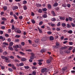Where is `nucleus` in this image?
Listing matches in <instances>:
<instances>
[{
	"label": "nucleus",
	"mask_w": 75,
	"mask_h": 75,
	"mask_svg": "<svg viewBox=\"0 0 75 75\" xmlns=\"http://www.w3.org/2000/svg\"><path fill=\"white\" fill-rule=\"evenodd\" d=\"M19 53L21 54L22 55H23V56L25 55V53L22 52H20Z\"/></svg>",
	"instance_id": "a211bd4d"
},
{
	"label": "nucleus",
	"mask_w": 75,
	"mask_h": 75,
	"mask_svg": "<svg viewBox=\"0 0 75 75\" xmlns=\"http://www.w3.org/2000/svg\"><path fill=\"white\" fill-rule=\"evenodd\" d=\"M47 10V9L46 8H44L43 9V11H46Z\"/></svg>",
	"instance_id": "4d7b16f0"
},
{
	"label": "nucleus",
	"mask_w": 75,
	"mask_h": 75,
	"mask_svg": "<svg viewBox=\"0 0 75 75\" xmlns=\"http://www.w3.org/2000/svg\"><path fill=\"white\" fill-rule=\"evenodd\" d=\"M33 47H36L37 46V45L36 44H34L33 45Z\"/></svg>",
	"instance_id": "774afa93"
},
{
	"label": "nucleus",
	"mask_w": 75,
	"mask_h": 75,
	"mask_svg": "<svg viewBox=\"0 0 75 75\" xmlns=\"http://www.w3.org/2000/svg\"><path fill=\"white\" fill-rule=\"evenodd\" d=\"M16 33L20 34V33H21V31L20 30L18 29L17 30V32Z\"/></svg>",
	"instance_id": "cd10ccee"
},
{
	"label": "nucleus",
	"mask_w": 75,
	"mask_h": 75,
	"mask_svg": "<svg viewBox=\"0 0 75 75\" xmlns=\"http://www.w3.org/2000/svg\"><path fill=\"white\" fill-rule=\"evenodd\" d=\"M47 64H50L51 62V61L50 60V59H48L47 60Z\"/></svg>",
	"instance_id": "ddd939ff"
},
{
	"label": "nucleus",
	"mask_w": 75,
	"mask_h": 75,
	"mask_svg": "<svg viewBox=\"0 0 75 75\" xmlns=\"http://www.w3.org/2000/svg\"><path fill=\"white\" fill-rule=\"evenodd\" d=\"M23 4H26L27 3V1L25 0L23 1Z\"/></svg>",
	"instance_id": "c85d7f7f"
},
{
	"label": "nucleus",
	"mask_w": 75,
	"mask_h": 75,
	"mask_svg": "<svg viewBox=\"0 0 75 75\" xmlns=\"http://www.w3.org/2000/svg\"><path fill=\"white\" fill-rule=\"evenodd\" d=\"M14 14H13V12L12 11H11L10 12V16H13V15Z\"/></svg>",
	"instance_id": "09e8293b"
},
{
	"label": "nucleus",
	"mask_w": 75,
	"mask_h": 75,
	"mask_svg": "<svg viewBox=\"0 0 75 75\" xmlns=\"http://www.w3.org/2000/svg\"><path fill=\"white\" fill-rule=\"evenodd\" d=\"M18 8V7L17 6H14L12 7V10L14 11Z\"/></svg>",
	"instance_id": "7ed1b4c3"
},
{
	"label": "nucleus",
	"mask_w": 75,
	"mask_h": 75,
	"mask_svg": "<svg viewBox=\"0 0 75 75\" xmlns=\"http://www.w3.org/2000/svg\"><path fill=\"white\" fill-rule=\"evenodd\" d=\"M23 8H24V9L25 10H26L27 9V6H23Z\"/></svg>",
	"instance_id": "2f4dec72"
},
{
	"label": "nucleus",
	"mask_w": 75,
	"mask_h": 75,
	"mask_svg": "<svg viewBox=\"0 0 75 75\" xmlns=\"http://www.w3.org/2000/svg\"><path fill=\"white\" fill-rule=\"evenodd\" d=\"M19 66L21 67V66H24V63H20L19 64Z\"/></svg>",
	"instance_id": "58836bf2"
},
{
	"label": "nucleus",
	"mask_w": 75,
	"mask_h": 75,
	"mask_svg": "<svg viewBox=\"0 0 75 75\" xmlns=\"http://www.w3.org/2000/svg\"><path fill=\"white\" fill-rule=\"evenodd\" d=\"M37 28L39 30V32L40 33H42V31L40 29L39 27H38Z\"/></svg>",
	"instance_id": "a878e982"
},
{
	"label": "nucleus",
	"mask_w": 75,
	"mask_h": 75,
	"mask_svg": "<svg viewBox=\"0 0 75 75\" xmlns=\"http://www.w3.org/2000/svg\"><path fill=\"white\" fill-rule=\"evenodd\" d=\"M29 67L28 66H25L24 67V68L25 69H29Z\"/></svg>",
	"instance_id": "680f3d73"
},
{
	"label": "nucleus",
	"mask_w": 75,
	"mask_h": 75,
	"mask_svg": "<svg viewBox=\"0 0 75 75\" xmlns=\"http://www.w3.org/2000/svg\"><path fill=\"white\" fill-rule=\"evenodd\" d=\"M14 30L15 31L16 33H17V30H18V28H16Z\"/></svg>",
	"instance_id": "052dcab7"
},
{
	"label": "nucleus",
	"mask_w": 75,
	"mask_h": 75,
	"mask_svg": "<svg viewBox=\"0 0 75 75\" xmlns=\"http://www.w3.org/2000/svg\"><path fill=\"white\" fill-rule=\"evenodd\" d=\"M12 68L13 69H14L15 70H16V67L14 66V65L13 64H12Z\"/></svg>",
	"instance_id": "aec40b11"
},
{
	"label": "nucleus",
	"mask_w": 75,
	"mask_h": 75,
	"mask_svg": "<svg viewBox=\"0 0 75 75\" xmlns=\"http://www.w3.org/2000/svg\"><path fill=\"white\" fill-rule=\"evenodd\" d=\"M69 20L70 21H72V18L71 17H69Z\"/></svg>",
	"instance_id": "393cba45"
},
{
	"label": "nucleus",
	"mask_w": 75,
	"mask_h": 75,
	"mask_svg": "<svg viewBox=\"0 0 75 75\" xmlns=\"http://www.w3.org/2000/svg\"><path fill=\"white\" fill-rule=\"evenodd\" d=\"M58 6V4L57 2H56L53 4V7H57Z\"/></svg>",
	"instance_id": "9d476101"
},
{
	"label": "nucleus",
	"mask_w": 75,
	"mask_h": 75,
	"mask_svg": "<svg viewBox=\"0 0 75 75\" xmlns=\"http://www.w3.org/2000/svg\"><path fill=\"white\" fill-rule=\"evenodd\" d=\"M5 62H6L10 63L11 62V61H10V60H8V59L5 60Z\"/></svg>",
	"instance_id": "c756f323"
},
{
	"label": "nucleus",
	"mask_w": 75,
	"mask_h": 75,
	"mask_svg": "<svg viewBox=\"0 0 75 75\" xmlns=\"http://www.w3.org/2000/svg\"><path fill=\"white\" fill-rule=\"evenodd\" d=\"M35 43H38L39 42V39H37L35 41Z\"/></svg>",
	"instance_id": "c03bdc74"
},
{
	"label": "nucleus",
	"mask_w": 75,
	"mask_h": 75,
	"mask_svg": "<svg viewBox=\"0 0 75 75\" xmlns=\"http://www.w3.org/2000/svg\"><path fill=\"white\" fill-rule=\"evenodd\" d=\"M56 46L58 48V47H59V43H58V42H57L56 43Z\"/></svg>",
	"instance_id": "13d9d810"
},
{
	"label": "nucleus",
	"mask_w": 75,
	"mask_h": 75,
	"mask_svg": "<svg viewBox=\"0 0 75 75\" xmlns=\"http://www.w3.org/2000/svg\"><path fill=\"white\" fill-rule=\"evenodd\" d=\"M56 30L57 31H60V30H61V29L59 28H57L56 29Z\"/></svg>",
	"instance_id": "3c124183"
},
{
	"label": "nucleus",
	"mask_w": 75,
	"mask_h": 75,
	"mask_svg": "<svg viewBox=\"0 0 75 75\" xmlns=\"http://www.w3.org/2000/svg\"><path fill=\"white\" fill-rule=\"evenodd\" d=\"M21 61H23V62H24V61H26V59L23 58H21Z\"/></svg>",
	"instance_id": "5701e85b"
},
{
	"label": "nucleus",
	"mask_w": 75,
	"mask_h": 75,
	"mask_svg": "<svg viewBox=\"0 0 75 75\" xmlns=\"http://www.w3.org/2000/svg\"><path fill=\"white\" fill-rule=\"evenodd\" d=\"M14 61H15V62H20V61L16 59Z\"/></svg>",
	"instance_id": "473e14b6"
},
{
	"label": "nucleus",
	"mask_w": 75,
	"mask_h": 75,
	"mask_svg": "<svg viewBox=\"0 0 75 75\" xmlns=\"http://www.w3.org/2000/svg\"><path fill=\"white\" fill-rule=\"evenodd\" d=\"M54 38L52 36H51L50 37V40L51 41H53V40H54Z\"/></svg>",
	"instance_id": "f3484780"
},
{
	"label": "nucleus",
	"mask_w": 75,
	"mask_h": 75,
	"mask_svg": "<svg viewBox=\"0 0 75 75\" xmlns=\"http://www.w3.org/2000/svg\"><path fill=\"white\" fill-rule=\"evenodd\" d=\"M13 45V42H10L9 43V45L10 46H12Z\"/></svg>",
	"instance_id": "c9c22d12"
},
{
	"label": "nucleus",
	"mask_w": 75,
	"mask_h": 75,
	"mask_svg": "<svg viewBox=\"0 0 75 75\" xmlns=\"http://www.w3.org/2000/svg\"><path fill=\"white\" fill-rule=\"evenodd\" d=\"M71 25H72V27H74L75 26V24L72 23H71Z\"/></svg>",
	"instance_id": "37998d69"
},
{
	"label": "nucleus",
	"mask_w": 75,
	"mask_h": 75,
	"mask_svg": "<svg viewBox=\"0 0 75 75\" xmlns=\"http://www.w3.org/2000/svg\"><path fill=\"white\" fill-rule=\"evenodd\" d=\"M7 52L6 51H5L3 53V54L4 55H7Z\"/></svg>",
	"instance_id": "72a5a7b5"
},
{
	"label": "nucleus",
	"mask_w": 75,
	"mask_h": 75,
	"mask_svg": "<svg viewBox=\"0 0 75 75\" xmlns=\"http://www.w3.org/2000/svg\"><path fill=\"white\" fill-rule=\"evenodd\" d=\"M51 20L52 21H56V19H55V18H53L51 19Z\"/></svg>",
	"instance_id": "7c9ffc66"
},
{
	"label": "nucleus",
	"mask_w": 75,
	"mask_h": 75,
	"mask_svg": "<svg viewBox=\"0 0 75 75\" xmlns=\"http://www.w3.org/2000/svg\"><path fill=\"white\" fill-rule=\"evenodd\" d=\"M47 34H48V35H51V34H52V32L50 31H48L47 32Z\"/></svg>",
	"instance_id": "a18cd8bd"
},
{
	"label": "nucleus",
	"mask_w": 75,
	"mask_h": 75,
	"mask_svg": "<svg viewBox=\"0 0 75 75\" xmlns=\"http://www.w3.org/2000/svg\"><path fill=\"white\" fill-rule=\"evenodd\" d=\"M47 7L48 8H50V9L52 7L51 5V4H49L47 5Z\"/></svg>",
	"instance_id": "412c9836"
},
{
	"label": "nucleus",
	"mask_w": 75,
	"mask_h": 75,
	"mask_svg": "<svg viewBox=\"0 0 75 75\" xmlns=\"http://www.w3.org/2000/svg\"><path fill=\"white\" fill-rule=\"evenodd\" d=\"M36 6L38 7H41V4H36Z\"/></svg>",
	"instance_id": "2eb2a0df"
},
{
	"label": "nucleus",
	"mask_w": 75,
	"mask_h": 75,
	"mask_svg": "<svg viewBox=\"0 0 75 75\" xmlns=\"http://www.w3.org/2000/svg\"><path fill=\"white\" fill-rule=\"evenodd\" d=\"M47 40V37H45L44 38H43L41 39L42 41H46Z\"/></svg>",
	"instance_id": "39448f33"
},
{
	"label": "nucleus",
	"mask_w": 75,
	"mask_h": 75,
	"mask_svg": "<svg viewBox=\"0 0 75 75\" xmlns=\"http://www.w3.org/2000/svg\"><path fill=\"white\" fill-rule=\"evenodd\" d=\"M5 37H9V35L7 34H6L5 35Z\"/></svg>",
	"instance_id": "e2e57ef3"
},
{
	"label": "nucleus",
	"mask_w": 75,
	"mask_h": 75,
	"mask_svg": "<svg viewBox=\"0 0 75 75\" xmlns=\"http://www.w3.org/2000/svg\"><path fill=\"white\" fill-rule=\"evenodd\" d=\"M67 6L68 8H70V7H71V4H68L67 5Z\"/></svg>",
	"instance_id": "0e129e2a"
},
{
	"label": "nucleus",
	"mask_w": 75,
	"mask_h": 75,
	"mask_svg": "<svg viewBox=\"0 0 75 75\" xmlns=\"http://www.w3.org/2000/svg\"><path fill=\"white\" fill-rule=\"evenodd\" d=\"M62 6L64 7H67V5L65 4H62Z\"/></svg>",
	"instance_id": "de8ad7c7"
},
{
	"label": "nucleus",
	"mask_w": 75,
	"mask_h": 75,
	"mask_svg": "<svg viewBox=\"0 0 75 75\" xmlns=\"http://www.w3.org/2000/svg\"><path fill=\"white\" fill-rule=\"evenodd\" d=\"M9 58L11 59H14V57L13 56H9Z\"/></svg>",
	"instance_id": "864d4df0"
},
{
	"label": "nucleus",
	"mask_w": 75,
	"mask_h": 75,
	"mask_svg": "<svg viewBox=\"0 0 75 75\" xmlns=\"http://www.w3.org/2000/svg\"><path fill=\"white\" fill-rule=\"evenodd\" d=\"M31 56L30 57V59H34V54L33 53H31Z\"/></svg>",
	"instance_id": "f257e3e1"
},
{
	"label": "nucleus",
	"mask_w": 75,
	"mask_h": 75,
	"mask_svg": "<svg viewBox=\"0 0 75 75\" xmlns=\"http://www.w3.org/2000/svg\"><path fill=\"white\" fill-rule=\"evenodd\" d=\"M67 48V46H65L64 47H62L60 48L61 50H65V49H66Z\"/></svg>",
	"instance_id": "f8f14e48"
},
{
	"label": "nucleus",
	"mask_w": 75,
	"mask_h": 75,
	"mask_svg": "<svg viewBox=\"0 0 75 75\" xmlns=\"http://www.w3.org/2000/svg\"><path fill=\"white\" fill-rule=\"evenodd\" d=\"M69 45H73V42H69Z\"/></svg>",
	"instance_id": "6e6d98bb"
},
{
	"label": "nucleus",
	"mask_w": 75,
	"mask_h": 75,
	"mask_svg": "<svg viewBox=\"0 0 75 75\" xmlns=\"http://www.w3.org/2000/svg\"><path fill=\"white\" fill-rule=\"evenodd\" d=\"M38 12L40 13H42V10L41 9H40L38 10Z\"/></svg>",
	"instance_id": "a19ab883"
},
{
	"label": "nucleus",
	"mask_w": 75,
	"mask_h": 75,
	"mask_svg": "<svg viewBox=\"0 0 75 75\" xmlns=\"http://www.w3.org/2000/svg\"><path fill=\"white\" fill-rule=\"evenodd\" d=\"M2 20L3 21H6L7 20V19L4 17H3L2 19Z\"/></svg>",
	"instance_id": "ea45409f"
},
{
	"label": "nucleus",
	"mask_w": 75,
	"mask_h": 75,
	"mask_svg": "<svg viewBox=\"0 0 75 75\" xmlns=\"http://www.w3.org/2000/svg\"><path fill=\"white\" fill-rule=\"evenodd\" d=\"M13 16L16 20H17V19H18V17L16 15H15V14H13Z\"/></svg>",
	"instance_id": "dca6fc26"
},
{
	"label": "nucleus",
	"mask_w": 75,
	"mask_h": 75,
	"mask_svg": "<svg viewBox=\"0 0 75 75\" xmlns=\"http://www.w3.org/2000/svg\"><path fill=\"white\" fill-rule=\"evenodd\" d=\"M62 25L63 27H65L66 26V24L65 23H62Z\"/></svg>",
	"instance_id": "f704fd0d"
},
{
	"label": "nucleus",
	"mask_w": 75,
	"mask_h": 75,
	"mask_svg": "<svg viewBox=\"0 0 75 75\" xmlns=\"http://www.w3.org/2000/svg\"><path fill=\"white\" fill-rule=\"evenodd\" d=\"M45 51H46V50H45V49H43L40 51L41 52H42V53H43V52H45Z\"/></svg>",
	"instance_id": "4468645a"
},
{
	"label": "nucleus",
	"mask_w": 75,
	"mask_h": 75,
	"mask_svg": "<svg viewBox=\"0 0 75 75\" xmlns=\"http://www.w3.org/2000/svg\"><path fill=\"white\" fill-rule=\"evenodd\" d=\"M47 70V68H43L41 70V72L42 73H44V72H46V71Z\"/></svg>",
	"instance_id": "f03ea898"
},
{
	"label": "nucleus",
	"mask_w": 75,
	"mask_h": 75,
	"mask_svg": "<svg viewBox=\"0 0 75 75\" xmlns=\"http://www.w3.org/2000/svg\"><path fill=\"white\" fill-rule=\"evenodd\" d=\"M12 30H14L15 29V27H14V26L13 25H12V27L11 28Z\"/></svg>",
	"instance_id": "603ef678"
},
{
	"label": "nucleus",
	"mask_w": 75,
	"mask_h": 75,
	"mask_svg": "<svg viewBox=\"0 0 75 75\" xmlns=\"http://www.w3.org/2000/svg\"><path fill=\"white\" fill-rule=\"evenodd\" d=\"M4 45H8V44L6 42H4L3 43Z\"/></svg>",
	"instance_id": "79ce46f5"
},
{
	"label": "nucleus",
	"mask_w": 75,
	"mask_h": 75,
	"mask_svg": "<svg viewBox=\"0 0 75 75\" xmlns=\"http://www.w3.org/2000/svg\"><path fill=\"white\" fill-rule=\"evenodd\" d=\"M51 13L52 14L53 16H56V14L54 11H51Z\"/></svg>",
	"instance_id": "6e6552de"
},
{
	"label": "nucleus",
	"mask_w": 75,
	"mask_h": 75,
	"mask_svg": "<svg viewBox=\"0 0 75 75\" xmlns=\"http://www.w3.org/2000/svg\"><path fill=\"white\" fill-rule=\"evenodd\" d=\"M26 51H27L28 52H31V50L30 49H27L26 50Z\"/></svg>",
	"instance_id": "69168bd1"
},
{
	"label": "nucleus",
	"mask_w": 75,
	"mask_h": 75,
	"mask_svg": "<svg viewBox=\"0 0 75 75\" xmlns=\"http://www.w3.org/2000/svg\"><path fill=\"white\" fill-rule=\"evenodd\" d=\"M3 8L4 9V11H6L7 10V7L6 6H4Z\"/></svg>",
	"instance_id": "6ab92c4d"
},
{
	"label": "nucleus",
	"mask_w": 75,
	"mask_h": 75,
	"mask_svg": "<svg viewBox=\"0 0 75 75\" xmlns=\"http://www.w3.org/2000/svg\"><path fill=\"white\" fill-rule=\"evenodd\" d=\"M8 70L10 71V72H13V70L11 68H9L8 69Z\"/></svg>",
	"instance_id": "4c0bfd02"
},
{
	"label": "nucleus",
	"mask_w": 75,
	"mask_h": 75,
	"mask_svg": "<svg viewBox=\"0 0 75 75\" xmlns=\"http://www.w3.org/2000/svg\"><path fill=\"white\" fill-rule=\"evenodd\" d=\"M52 48L53 49H57V48H58V47L57 46H56V45H55L53 46Z\"/></svg>",
	"instance_id": "4be33fe9"
},
{
	"label": "nucleus",
	"mask_w": 75,
	"mask_h": 75,
	"mask_svg": "<svg viewBox=\"0 0 75 75\" xmlns=\"http://www.w3.org/2000/svg\"><path fill=\"white\" fill-rule=\"evenodd\" d=\"M67 33L69 34H72V30H69L67 31Z\"/></svg>",
	"instance_id": "b1692460"
},
{
	"label": "nucleus",
	"mask_w": 75,
	"mask_h": 75,
	"mask_svg": "<svg viewBox=\"0 0 75 75\" xmlns=\"http://www.w3.org/2000/svg\"><path fill=\"white\" fill-rule=\"evenodd\" d=\"M65 18V17H63L62 16H61L59 18V19H60V20H64Z\"/></svg>",
	"instance_id": "9b49d317"
},
{
	"label": "nucleus",
	"mask_w": 75,
	"mask_h": 75,
	"mask_svg": "<svg viewBox=\"0 0 75 75\" xmlns=\"http://www.w3.org/2000/svg\"><path fill=\"white\" fill-rule=\"evenodd\" d=\"M21 45H23V46H24V45H25V43H24V42H21Z\"/></svg>",
	"instance_id": "e433bc0d"
},
{
	"label": "nucleus",
	"mask_w": 75,
	"mask_h": 75,
	"mask_svg": "<svg viewBox=\"0 0 75 75\" xmlns=\"http://www.w3.org/2000/svg\"><path fill=\"white\" fill-rule=\"evenodd\" d=\"M47 17V15L45 14H44L43 16V17H44V18H46Z\"/></svg>",
	"instance_id": "49530a36"
},
{
	"label": "nucleus",
	"mask_w": 75,
	"mask_h": 75,
	"mask_svg": "<svg viewBox=\"0 0 75 75\" xmlns=\"http://www.w3.org/2000/svg\"><path fill=\"white\" fill-rule=\"evenodd\" d=\"M15 37L16 38H20V35H16L15 36Z\"/></svg>",
	"instance_id": "338daca9"
},
{
	"label": "nucleus",
	"mask_w": 75,
	"mask_h": 75,
	"mask_svg": "<svg viewBox=\"0 0 75 75\" xmlns=\"http://www.w3.org/2000/svg\"><path fill=\"white\" fill-rule=\"evenodd\" d=\"M0 66L1 67V69H2V70H4V69H5V68H6V67L4 66H2L0 64Z\"/></svg>",
	"instance_id": "0eeeda50"
},
{
	"label": "nucleus",
	"mask_w": 75,
	"mask_h": 75,
	"mask_svg": "<svg viewBox=\"0 0 75 75\" xmlns=\"http://www.w3.org/2000/svg\"><path fill=\"white\" fill-rule=\"evenodd\" d=\"M43 23V22H42V21H41L39 23V25H42V24Z\"/></svg>",
	"instance_id": "5fc2aeb1"
},
{
	"label": "nucleus",
	"mask_w": 75,
	"mask_h": 75,
	"mask_svg": "<svg viewBox=\"0 0 75 75\" xmlns=\"http://www.w3.org/2000/svg\"><path fill=\"white\" fill-rule=\"evenodd\" d=\"M13 48H20L19 46L18 45H16L15 46H13Z\"/></svg>",
	"instance_id": "423d86ee"
},
{
	"label": "nucleus",
	"mask_w": 75,
	"mask_h": 75,
	"mask_svg": "<svg viewBox=\"0 0 75 75\" xmlns=\"http://www.w3.org/2000/svg\"><path fill=\"white\" fill-rule=\"evenodd\" d=\"M1 58H2V59H5V61H6V60H7V59H8V58H7V57L4 56H1Z\"/></svg>",
	"instance_id": "20e7f679"
},
{
	"label": "nucleus",
	"mask_w": 75,
	"mask_h": 75,
	"mask_svg": "<svg viewBox=\"0 0 75 75\" xmlns=\"http://www.w3.org/2000/svg\"><path fill=\"white\" fill-rule=\"evenodd\" d=\"M8 49L9 50H11V51H13V48L11 46H9L8 47Z\"/></svg>",
	"instance_id": "1a4fd4ad"
},
{
	"label": "nucleus",
	"mask_w": 75,
	"mask_h": 75,
	"mask_svg": "<svg viewBox=\"0 0 75 75\" xmlns=\"http://www.w3.org/2000/svg\"><path fill=\"white\" fill-rule=\"evenodd\" d=\"M23 16H19V18L20 20H22V19H23Z\"/></svg>",
	"instance_id": "bf43d9fd"
},
{
	"label": "nucleus",
	"mask_w": 75,
	"mask_h": 75,
	"mask_svg": "<svg viewBox=\"0 0 75 75\" xmlns=\"http://www.w3.org/2000/svg\"><path fill=\"white\" fill-rule=\"evenodd\" d=\"M32 23H33V24H35V20H31Z\"/></svg>",
	"instance_id": "8fccbe9b"
},
{
	"label": "nucleus",
	"mask_w": 75,
	"mask_h": 75,
	"mask_svg": "<svg viewBox=\"0 0 75 75\" xmlns=\"http://www.w3.org/2000/svg\"><path fill=\"white\" fill-rule=\"evenodd\" d=\"M67 28H71V25L69 24H68L67 25Z\"/></svg>",
	"instance_id": "bb28decb"
}]
</instances>
